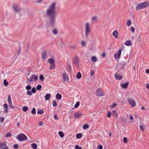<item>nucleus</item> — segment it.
<instances>
[{"label": "nucleus", "mask_w": 149, "mask_h": 149, "mask_svg": "<svg viewBox=\"0 0 149 149\" xmlns=\"http://www.w3.org/2000/svg\"><path fill=\"white\" fill-rule=\"evenodd\" d=\"M52 32L54 34L56 35L58 33V30L56 28H54L53 29Z\"/></svg>", "instance_id": "nucleus-20"}, {"label": "nucleus", "mask_w": 149, "mask_h": 149, "mask_svg": "<svg viewBox=\"0 0 149 149\" xmlns=\"http://www.w3.org/2000/svg\"><path fill=\"white\" fill-rule=\"evenodd\" d=\"M58 134L62 138L64 136V134L62 131H60L58 132Z\"/></svg>", "instance_id": "nucleus-30"}, {"label": "nucleus", "mask_w": 149, "mask_h": 149, "mask_svg": "<svg viewBox=\"0 0 149 149\" xmlns=\"http://www.w3.org/2000/svg\"><path fill=\"white\" fill-rule=\"evenodd\" d=\"M63 81H65L69 80L68 76L67 74L65 73L63 74Z\"/></svg>", "instance_id": "nucleus-11"}, {"label": "nucleus", "mask_w": 149, "mask_h": 149, "mask_svg": "<svg viewBox=\"0 0 149 149\" xmlns=\"http://www.w3.org/2000/svg\"><path fill=\"white\" fill-rule=\"evenodd\" d=\"M107 116L108 118H110L111 116V113L110 111H109L107 113Z\"/></svg>", "instance_id": "nucleus-49"}, {"label": "nucleus", "mask_w": 149, "mask_h": 149, "mask_svg": "<svg viewBox=\"0 0 149 149\" xmlns=\"http://www.w3.org/2000/svg\"><path fill=\"white\" fill-rule=\"evenodd\" d=\"M54 119H55L56 120H57L58 119V117L57 116L56 114L54 115Z\"/></svg>", "instance_id": "nucleus-57"}, {"label": "nucleus", "mask_w": 149, "mask_h": 149, "mask_svg": "<svg viewBox=\"0 0 149 149\" xmlns=\"http://www.w3.org/2000/svg\"><path fill=\"white\" fill-rule=\"evenodd\" d=\"M30 79H28V81H30V82H32L33 81V78L31 76H30Z\"/></svg>", "instance_id": "nucleus-55"}, {"label": "nucleus", "mask_w": 149, "mask_h": 149, "mask_svg": "<svg viewBox=\"0 0 149 149\" xmlns=\"http://www.w3.org/2000/svg\"><path fill=\"white\" fill-rule=\"evenodd\" d=\"M55 66L54 64H51L50 66V68L51 69H53L55 68Z\"/></svg>", "instance_id": "nucleus-48"}, {"label": "nucleus", "mask_w": 149, "mask_h": 149, "mask_svg": "<svg viewBox=\"0 0 149 149\" xmlns=\"http://www.w3.org/2000/svg\"><path fill=\"white\" fill-rule=\"evenodd\" d=\"M112 113L113 116L115 117H117V112L115 110H113L112 112Z\"/></svg>", "instance_id": "nucleus-19"}, {"label": "nucleus", "mask_w": 149, "mask_h": 149, "mask_svg": "<svg viewBox=\"0 0 149 149\" xmlns=\"http://www.w3.org/2000/svg\"><path fill=\"white\" fill-rule=\"evenodd\" d=\"M149 5V2L148 1H146L143 2L139 3L136 7V8L137 10H139L141 9L144 8Z\"/></svg>", "instance_id": "nucleus-3"}, {"label": "nucleus", "mask_w": 149, "mask_h": 149, "mask_svg": "<svg viewBox=\"0 0 149 149\" xmlns=\"http://www.w3.org/2000/svg\"><path fill=\"white\" fill-rule=\"evenodd\" d=\"M128 101L130 104L132 105V107L135 106L136 104V102L134 100H133L131 98H129L128 99Z\"/></svg>", "instance_id": "nucleus-7"}, {"label": "nucleus", "mask_w": 149, "mask_h": 149, "mask_svg": "<svg viewBox=\"0 0 149 149\" xmlns=\"http://www.w3.org/2000/svg\"><path fill=\"white\" fill-rule=\"evenodd\" d=\"M68 71H70L71 70V67L70 64H69L68 68Z\"/></svg>", "instance_id": "nucleus-50"}, {"label": "nucleus", "mask_w": 149, "mask_h": 149, "mask_svg": "<svg viewBox=\"0 0 149 149\" xmlns=\"http://www.w3.org/2000/svg\"><path fill=\"white\" fill-rule=\"evenodd\" d=\"M5 109L4 111V112L5 113H7L8 111V108H5Z\"/></svg>", "instance_id": "nucleus-63"}, {"label": "nucleus", "mask_w": 149, "mask_h": 149, "mask_svg": "<svg viewBox=\"0 0 149 149\" xmlns=\"http://www.w3.org/2000/svg\"><path fill=\"white\" fill-rule=\"evenodd\" d=\"M129 84L128 82H127L125 83L122 84L121 86L123 88L126 89L128 86Z\"/></svg>", "instance_id": "nucleus-14"}, {"label": "nucleus", "mask_w": 149, "mask_h": 149, "mask_svg": "<svg viewBox=\"0 0 149 149\" xmlns=\"http://www.w3.org/2000/svg\"><path fill=\"white\" fill-rule=\"evenodd\" d=\"M16 138L20 141H23L26 140L27 139V137L24 134H22L17 135Z\"/></svg>", "instance_id": "nucleus-4"}, {"label": "nucleus", "mask_w": 149, "mask_h": 149, "mask_svg": "<svg viewBox=\"0 0 149 149\" xmlns=\"http://www.w3.org/2000/svg\"><path fill=\"white\" fill-rule=\"evenodd\" d=\"M116 104L113 103V104L112 105H111V107L112 108H113L116 106Z\"/></svg>", "instance_id": "nucleus-61"}, {"label": "nucleus", "mask_w": 149, "mask_h": 149, "mask_svg": "<svg viewBox=\"0 0 149 149\" xmlns=\"http://www.w3.org/2000/svg\"><path fill=\"white\" fill-rule=\"evenodd\" d=\"M82 115V114L81 113L77 112L75 113L74 117L75 118H78L81 116Z\"/></svg>", "instance_id": "nucleus-12"}, {"label": "nucleus", "mask_w": 149, "mask_h": 149, "mask_svg": "<svg viewBox=\"0 0 149 149\" xmlns=\"http://www.w3.org/2000/svg\"><path fill=\"white\" fill-rule=\"evenodd\" d=\"M53 106L54 107H56L57 106L56 102V100H54L52 102Z\"/></svg>", "instance_id": "nucleus-34"}, {"label": "nucleus", "mask_w": 149, "mask_h": 149, "mask_svg": "<svg viewBox=\"0 0 149 149\" xmlns=\"http://www.w3.org/2000/svg\"><path fill=\"white\" fill-rule=\"evenodd\" d=\"M18 145L17 144H15V145L14 146L13 148L15 149H17L18 148Z\"/></svg>", "instance_id": "nucleus-53"}, {"label": "nucleus", "mask_w": 149, "mask_h": 149, "mask_svg": "<svg viewBox=\"0 0 149 149\" xmlns=\"http://www.w3.org/2000/svg\"><path fill=\"white\" fill-rule=\"evenodd\" d=\"M8 103L10 108H14V106L12 104V101L8 102Z\"/></svg>", "instance_id": "nucleus-31"}, {"label": "nucleus", "mask_w": 149, "mask_h": 149, "mask_svg": "<svg viewBox=\"0 0 149 149\" xmlns=\"http://www.w3.org/2000/svg\"><path fill=\"white\" fill-rule=\"evenodd\" d=\"M123 142L125 143H126L127 141V139L126 137H124L123 139Z\"/></svg>", "instance_id": "nucleus-52"}, {"label": "nucleus", "mask_w": 149, "mask_h": 149, "mask_svg": "<svg viewBox=\"0 0 149 149\" xmlns=\"http://www.w3.org/2000/svg\"><path fill=\"white\" fill-rule=\"evenodd\" d=\"M4 120V118L3 117H1L0 118V122H3Z\"/></svg>", "instance_id": "nucleus-56"}, {"label": "nucleus", "mask_w": 149, "mask_h": 149, "mask_svg": "<svg viewBox=\"0 0 149 149\" xmlns=\"http://www.w3.org/2000/svg\"><path fill=\"white\" fill-rule=\"evenodd\" d=\"M91 60L92 62H96L97 61V58L95 56H93L91 57Z\"/></svg>", "instance_id": "nucleus-23"}, {"label": "nucleus", "mask_w": 149, "mask_h": 149, "mask_svg": "<svg viewBox=\"0 0 149 149\" xmlns=\"http://www.w3.org/2000/svg\"><path fill=\"white\" fill-rule=\"evenodd\" d=\"M97 19V17L96 16H94L92 17L91 20L92 21H95Z\"/></svg>", "instance_id": "nucleus-36"}, {"label": "nucleus", "mask_w": 149, "mask_h": 149, "mask_svg": "<svg viewBox=\"0 0 149 149\" xmlns=\"http://www.w3.org/2000/svg\"><path fill=\"white\" fill-rule=\"evenodd\" d=\"M127 26H130L132 24V22L131 20L130 19H128L127 21Z\"/></svg>", "instance_id": "nucleus-29"}, {"label": "nucleus", "mask_w": 149, "mask_h": 149, "mask_svg": "<svg viewBox=\"0 0 149 149\" xmlns=\"http://www.w3.org/2000/svg\"><path fill=\"white\" fill-rule=\"evenodd\" d=\"M48 61L49 63L51 64H54V59L52 58L49 59L48 60Z\"/></svg>", "instance_id": "nucleus-22"}, {"label": "nucleus", "mask_w": 149, "mask_h": 149, "mask_svg": "<svg viewBox=\"0 0 149 149\" xmlns=\"http://www.w3.org/2000/svg\"><path fill=\"white\" fill-rule=\"evenodd\" d=\"M31 147L33 149H36L37 147V145L36 143H33L31 144Z\"/></svg>", "instance_id": "nucleus-24"}, {"label": "nucleus", "mask_w": 149, "mask_h": 149, "mask_svg": "<svg viewBox=\"0 0 149 149\" xmlns=\"http://www.w3.org/2000/svg\"><path fill=\"white\" fill-rule=\"evenodd\" d=\"M42 88V86L41 85H38L36 86V88L37 90H40Z\"/></svg>", "instance_id": "nucleus-39"}, {"label": "nucleus", "mask_w": 149, "mask_h": 149, "mask_svg": "<svg viewBox=\"0 0 149 149\" xmlns=\"http://www.w3.org/2000/svg\"><path fill=\"white\" fill-rule=\"evenodd\" d=\"M12 6L14 10L16 12H18L20 10L19 6L16 3L13 4Z\"/></svg>", "instance_id": "nucleus-6"}, {"label": "nucleus", "mask_w": 149, "mask_h": 149, "mask_svg": "<svg viewBox=\"0 0 149 149\" xmlns=\"http://www.w3.org/2000/svg\"><path fill=\"white\" fill-rule=\"evenodd\" d=\"M82 136V134L81 133H78L76 135V137L77 138L79 139L81 138Z\"/></svg>", "instance_id": "nucleus-26"}, {"label": "nucleus", "mask_w": 149, "mask_h": 149, "mask_svg": "<svg viewBox=\"0 0 149 149\" xmlns=\"http://www.w3.org/2000/svg\"><path fill=\"white\" fill-rule=\"evenodd\" d=\"M0 148L8 149V147L6 143L5 142L2 143L0 142Z\"/></svg>", "instance_id": "nucleus-8"}, {"label": "nucleus", "mask_w": 149, "mask_h": 149, "mask_svg": "<svg viewBox=\"0 0 149 149\" xmlns=\"http://www.w3.org/2000/svg\"><path fill=\"white\" fill-rule=\"evenodd\" d=\"M113 34L116 38H117L118 37V32L117 31H114L113 32Z\"/></svg>", "instance_id": "nucleus-18"}, {"label": "nucleus", "mask_w": 149, "mask_h": 149, "mask_svg": "<svg viewBox=\"0 0 149 149\" xmlns=\"http://www.w3.org/2000/svg\"><path fill=\"white\" fill-rule=\"evenodd\" d=\"M51 96V94L49 93L47 94L44 97L45 100H49L50 99Z\"/></svg>", "instance_id": "nucleus-16"}, {"label": "nucleus", "mask_w": 149, "mask_h": 149, "mask_svg": "<svg viewBox=\"0 0 149 149\" xmlns=\"http://www.w3.org/2000/svg\"><path fill=\"white\" fill-rule=\"evenodd\" d=\"M32 77L34 80L35 81H36L38 79V77L35 74H33L31 75Z\"/></svg>", "instance_id": "nucleus-21"}, {"label": "nucleus", "mask_w": 149, "mask_h": 149, "mask_svg": "<svg viewBox=\"0 0 149 149\" xmlns=\"http://www.w3.org/2000/svg\"><path fill=\"white\" fill-rule=\"evenodd\" d=\"M140 127L142 131L143 132L144 131V129L143 128V126L142 125H140Z\"/></svg>", "instance_id": "nucleus-58"}, {"label": "nucleus", "mask_w": 149, "mask_h": 149, "mask_svg": "<svg viewBox=\"0 0 149 149\" xmlns=\"http://www.w3.org/2000/svg\"><path fill=\"white\" fill-rule=\"evenodd\" d=\"M81 45L82 47H85L86 46V43L84 41L81 42Z\"/></svg>", "instance_id": "nucleus-45"}, {"label": "nucleus", "mask_w": 149, "mask_h": 149, "mask_svg": "<svg viewBox=\"0 0 149 149\" xmlns=\"http://www.w3.org/2000/svg\"><path fill=\"white\" fill-rule=\"evenodd\" d=\"M31 88V86L30 85H28L26 87V89L28 91H29Z\"/></svg>", "instance_id": "nucleus-33"}, {"label": "nucleus", "mask_w": 149, "mask_h": 149, "mask_svg": "<svg viewBox=\"0 0 149 149\" xmlns=\"http://www.w3.org/2000/svg\"><path fill=\"white\" fill-rule=\"evenodd\" d=\"M8 83L6 79H5L3 81V84L4 86H7L8 84Z\"/></svg>", "instance_id": "nucleus-42"}, {"label": "nucleus", "mask_w": 149, "mask_h": 149, "mask_svg": "<svg viewBox=\"0 0 149 149\" xmlns=\"http://www.w3.org/2000/svg\"><path fill=\"white\" fill-rule=\"evenodd\" d=\"M95 73V71L93 70H91L90 72V74L91 76L93 75Z\"/></svg>", "instance_id": "nucleus-47"}, {"label": "nucleus", "mask_w": 149, "mask_h": 149, "mask_svg": "<svg viewBox=\"0 0 149 149\" xmlns=\"http://www.w3.org/2000/svg\"><path fill=\"white\" fill-rule=\"evenodd\" d=\"M74 63L76 66H78L79 64V62L78 58L77 57H75L74 61Z\"/></svg>", "instance_id": "nucleus-15"}, {"label": "nucleus", "mask_w": 149, "mask_h": 149, "mask_svg": "<svg viewBox=\"0 0 149 149\" xmlns=\"http://www.w3.org/2000/svg\"><path fill=\"white\" fill-rule=\"evenodd\" d=\"M96 95L98 97H101L104 95V92L103 91L101 88H99L96 92Z\"/></svg>", "instance_id": "nucleus-5"}, {"label": "nucleus", "mask_w": 149, "mask_h": 149, "mask_svg": "<svg viewBox=\"0 0 149 149\" xmlns=\"http://www.w3.org/2000/svg\"><path fill=\"white\" fill-rule=\"evenodd\" d=\"M115 77L116 79L118 80H120L123 78V76L117 73L115 74Z\"/></svg>", "instance_id": "nucleus-13"}, {"label": "nucleus", "mask_w": 149, "mask_h": 149, "mask_svg": "<svg viewBox=\"0 0 149 149\" xmlns=\"http://www.w3.org/2000/svg\"><path fill=\"white\" fill-rule=\"evenodd\" d=\"M31 113L33 114H35L36 113V109L35 108H33L31 111Z\"/></svg>", "instance_id": "nucleus-32"}, {"label": "nucleus", "mask_w": 149, "mask_h": 149, "mask_svg": "<svg viewBox=\"0 0 149 149\" xmlns=\"http://www.w3.org/2000/svg\"><path fill=\"white\" fill-rule=\"evenodd\" d=\"M33 93H35L36 92V90L35 87H34L32 88L31 91Z\"/></svg>", "instance_id": "nucleus-41"}, {"label": "nucleus", "mask_w": 149, "mask_h": 149, "mask_svg": "<svg viewBox=\"0 0 149 149\" xmlns=\"http://www.w3.org/2000/svg\"><path fill=\"white\" fill-rule=\"evenodd\" d=\"M103 147L101 145H99L98 146V149H102Z\"/></svg>", "instance_id": "nucleus-59"}, {"label": "nucleus", "mask_w": 149, "mask_h": 149, "mask_svg": "<svg viewBox=\"0 0 149 149\" xmlns=\"http://www.w3.org/2000/svg\"><path fill=\"white\" fill-rule=\"evenodd\" d=\"M121 50H122L121 49L118 51L117 53H114V56L116 59L119 58L121 53Z\"/></svg>", "instance_id": "nucleus-9"}, {"label": "nucleus", "mask_w": 149, "mask_h": 149, "mask_svg": "<svg viewBox=\"0 0 149 149\" xmlns=\"http://www.w3.org/2000/svg\"><path fill=\"white\" fill-rule=\"evenodd\" d=\"M4 107L5 108H8V105L7 104L5 103L4 105Z\"/></svg>", "instance_id": "nucleus-60"}, {"label": "nucleus", "mask_w": 149, "mask_h": 149, "mask_svg": "<svg viewBox=\"0 0 149 149\" xmlns=\"http://www.w3.org/2000/svg\"><path fill=\"white\" fill-rule=\"evenodd\" d=\"M39 79L40 81H42L44 79V77L41 74L40 76Z\"/></svg>", "instance_id": "nucleus-37"}, {"label": "nucleus", "mask_w": 149, "mask_h": 149, "mask_svg": "<svg viewBox=\"0 0 149 149\" xmlns=\"http://www.w3.org/2000/svg\"><path fill=\"white\" fill-rule=\"evenodd\" d=\"M26 94H27V95H28L29 96H31V95H32V94L31 91H27L26 92Z\"/></svg>", "instance_id": "nucleus-35"}, {"label": "nucleus", "mask_w": 149, "mask_h": 149, "mask_svg": "<svg viewBox=\"0 0 149 149\" xmlns=\"http://www.w3.org/2000/svg\"><path fill=\"white\" fill-rule=\"evenodd\" d=\"M84 28L85 36L87 38L88 37L91 31V28L89 23L88 22L86 23Z\"/></svg>", "instance_id": "nucleus-2"}, {"label": "nucleus", "mask_w": 149, "mask_h": 149, "mask_svg": "<svg viewBox=\"0 0 149 149\" xmlns=\"http://www.w3.org/2000/svg\"><path fill=\"white\" fill-rule=\"evenodd\" d=\"M89 127V125L88 124H84L83 126V128L84 130H85L88 128Z\"/></svg>", "instance_id": "nucleus-28"}, {"label": "nucleus", "mask_w": 149, "mask_h": 149, "mask_svg": "<svg viewBox=\"0 0 149 149\" xmlns=\"http://www.w3.org/2000/svg\"><path fill=\"white\" fill-rule=\"evenodd\" d=\"M76 45H72L70 46V47L72 49H75L76 48Z\"/></svg>", "instance_id": "nucleus-62"}, {"label": "nucleus", "mask_w": 149, "mask_h": 149, "mask_svg": "<svg viewBox=\"0 0 149 149\" xmlns=\"http://www.w3.org/2000/svg\"><path fill=\"white\" fill-rule=\"evenodd\" d=\"M12 136L10 132H8L5 135V137H8L11 136Z\"/></svg>", "instance_id": "nucleus-44"}, {"label": "nucleus", "mask_w": 149, "mask_h": 149, "mask_svg": "<svg viewBox=\"0 0 149 149\" xmlns=\"http://www.w3.org/2000/svg\"><path fill=\"white\" fill-rule=\"evenodd\" d=\"M125 45L128 46H130L131 45V41L130 40H129L128 41L126 42L125 43Z\"/></svg>", "instance_id": "nucleus-27"}, {"label": "nucleus", "mask_w": 149, "mask_h": 149, "mask_svg": "<svg viewBox=\"0 0 149 149\" xmlns=\"http://www.w3.org/2000/svg\"><path fill=\"white\" fill-rule=\"evenodd\" d=\"M62 98V95H61L58 93L56 94V99L58 100H60Z\"/></svg>", "instance_id": "nucleus-17"}, {"label": "nucleus", "mask_w": 149, "mask_h": 149, "mask_svg": "<svg viewBox=\"0 0 149 149\" xmlns=\"http://www.w3.org/2000/svg\"><path fill=\"white\" fill-rule=\"evenodd\" d=\"M77 78L78 79H80L81 78V75L80 72H78L76 75Z\"/></svg>", "instance_id": "nucleus-25"}, {"label": "nucleus", "mask_w": 149, "mask_h": 149, "mask_svg": "<svg viewBox=\"0 0 149 149\" xmlns=\"http://www.w3.org/2000/svg\"><path fill=\"white\" fill-rule=\"evenodd\" d=\"M146 72L147 74L149 73V69H147L146 71Z\"/></svg>", "instance_id": "nucleus-64"}, {"label": "nucleus", "mask_w": 149, "mask_h": 149, "mask_svg": "<svg viewBox=\"0 0 149 149\" xmlns=\"http://www.w3.org/2000/svg\"><path fill=\"white\" fill-rule=\"evenodd\" d=\"M131 30L132 31L133 33H134L135 32V29L134 27L131 26Z\"/></svg>", "instance_id": "nucleus-51"}, {"label": "nucleus", "mask_w": 149, "mask_h": 149, "mask_svg": "<svg viewBox=\"0 0 149 149\" xmlns=\"http://www.w3.org/2000/svg\"><path fill=\"white\" fill-rule=\"evenodd\" d=\"M44 113V111L43 110H39L37 111V113L39 114H41Z\"/></svg>", "instance_id": "nucleus-38"}, {"label": "nucleus", "mask_w": 149, "mask_h": 149, "mask_svg": "<svg viewBox=\"0 0 149 149\" xmlns=\"http://www.w3.org/2000/svg\"><path fill=\"white\" fill-rule=\"evenodd\" d=\"M12 101L10 97V95L9 94L8 96V102H9Z\"/></svg>", "instance_id": "nucleus-46"}, {"label": "nucleus", "mask_w": 149, "mask_h": 149, "mask_svg": "<svg viewBox=\"0 0 149 149\" xmlns=\"http://www.w3.org/2000/svg\"><path fill=\"white\" fill-rule=\"evenodd\" d=\"M75 148L76 149H81V147H79L78 145H76L75 146Z\"/></svg>", "instance_id": "nucleus-54"}, {"label": "nucleus", "mask_w": 149, "mask_h": 149, "mask_svg": "<svg viewBox=\"0 0 149 149\" xmlns=\"http://www.w3.org/2000/svg\"><path fill=\"white\" fill-rule=\"evenodd\" d=\"M41 58L42 60L45 61L47 58V53L45 51H43L42 54Z\"/></svg>", "instance_id": "nucleus-10"}, {"label": "nucleus", "mask_w": 149, "mask_h": 149, "mask_svg": "<svg viewBox=\"0 0 149 149\" xmlns=\"http://www.w3.org/2000/svg\"><path fill=\"white\" fill-rule=\"evenodd\" d=\"M28 108L26 106H25L23 107L22 110L24 112H26L28 110Z\"/></svg>", "instance_id": "nucleus-40"}, {"label": "nucleus", "mask_w": 149, "mask_h": 149, "mask_svg": "<svg viewBox=\"0 0 149 149\" xmlns=\"http://www.w3.org/2000/svg\"><path fill=\"white\" fill-rule=\"evenodd\" d=\"M79 102H77L76 103V104H75L74 106V107L75 108H77V107H78L79 105Z\"/></svg>", "instance_id": "nucleus-43"}, {"label": "nucleus", "mask_w": 149, "mask_h": 149, "mask_svg": "<svg viewBox=\"0 0 149 149\" xmlns=\"http://www.w3.org/2000/svg\"><path fill=\"white\" fill-rule=\"evenodd\" d=\"M56 3H53L49 6L46 11L47 16L49 18V24L52 26H54L56 23Z\"/></svg>", "instance_id": "nucleus-1"}]
</instances>
